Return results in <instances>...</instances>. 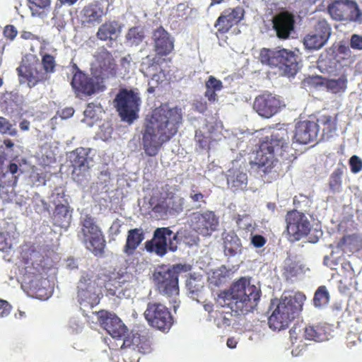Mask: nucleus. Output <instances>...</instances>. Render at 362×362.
Wrapping results in <instances>:
<instances>
[{
  "label": "nucleus",
  "mask_w": 362,
  "mask_h": 362,
  "mask_svg": "<svg viewBox=\"0 0 362 362\" xmlns=\"http://www.w3.org/2000/svg\"><path fill=\"white\" fill-rule=\"evenodd\" d=\"M156 72L157 71L151 72V75L150 76L151 77V79L149 81L148 84H155V86H157L160 82L164 81V73L161 70L158 73Z\"/></svg>",
  "instance_id": "obj_57"
},
{
  "label": "nucleus",
  "mask_w": 362,
  "mask_h": 362,
  "mask_svg": "<svg viewBox=\"0 0 362 362\" xmlns=\"http://www.w3.org/2000/svg\"><path fill=\"white\" fill-rule=\"evenodd\" d=\"M100 294L101 289L94 276L83 272L77 286V298L81 309L86 312V309H92L97 305L100 302Z\"/></svg>",
  "instance_id": "obj_9"
},
{
  "label": "nucleus",
  "mask_w": 362,
  "mask_h": 362,
  "mask_svg": "<svg viewBox=\"0 0 362 362\" xmlns=\"http://www.w3.org/2000/svg\"><path fill=\"white\" fill-rule=\"evenodd\" d=\"M29 3L40 8H45L50 5V0H28Z\"/></svg>",
  "instance_id": "obj_61"
},
{
  "label": "nucleus",
  "mask_w": 362,
  "mask_h": 362,
  "mask_svg": "<svg viewBox=\"0 0 362 362\" xmlns=\"http://www.w3.org/2000/svg\"><path fill=\"white\" fill-rule=\"evenodd\" d=\"M102 107L100 105V104L90 103L87 105V107L84 110V115L86 117L98 119L99 115L102 113Z\"/></svg>",
  "instance_id": "obj_49"
},
{
  "label": "nucleus",
  "mask_w": 362,
  "mask_h": 362,
  "mask_svg": "<svg viewBox=\"0 0 362 362\" xmlns=\"http://www.w3.org/2000/svg\"><path fill=\"white\" fill-rule=\"evenodd\" d=\"M205 96L210 102H215L217 100L216 91L212 89L206 88Z\"/></svg>",
  "instance_id": "obj_63"
},
{
  "label": "nucleus",
  "mask_w": 362,
  "mask_h": 362,
  "mask_svg": "<svg viewBox=\"0 0 362 362\" xmlns=\"http://www.w3.org/2000/svg\"><path fill=\"white\" fill-rule=\"evenodd\" d=\"M88 149L78 148L70 153L69 159L73 168V179L81 184L88 176L90 158L88 157Z\"/></svg>",
  "instance_id": "obj_21"
},
{
  "label": "nucleus",
  "mask_w": 362,
  "mask_h": 362,
  "mask_svg": "<svg viewBox=\"0 0 362 362\" xmlns=\"http://www.w3.org/2000/svg\"><path fill=\"white\" fill-rule=\"evenodd\" d=\"M122 339L121 348L131 347L133 350L142 354H147L151 351V344L146 336L134 333L131 339L125 337Z\"/></svg>",
  "instance_id": "obj_31"
},
{
  "label": "nucleus",
  "mask_w": 362,
  "mask_h": 362,
  "mask_svg": "<svg viewBox=\"0 0 362 362\" xmlns=\"http://www.w3.org/2000/svg\"><path fill=\"white\" fill-rule=\"evenodd\" d=\"M273 28L279 39H288L294 30L295 20L292 14L281 12L272 18Z\"/></svg>",
  "instance_id": "obj_24"
},
{
  "label": "nucleus",
  "mask_w": 362,
  "mask_h": 362,
  "mask_svg": "<svg viewBox=\"0 0 362 362\" xmlns=\"http://www.w3.org/2000/svg\"><path fill=\"white\" fill-rule=\"evenodd\" d=\"M189 198L194 204V207L197 209L201 208L202 204L204 203V195L194 189H192L189 194Z\"/></svg>",
  "instance_id": "obj_53"
},
{
  "label": "nucleus",
  "mask_w": 362,
  "mask_h": 362,
  "mask_svg": "<svg viewBox=\"0 0 362 362\" xmlns=\"http://www.w3.org/2000/svg\"><path fill=\"white\" fill-rule=\"evenodd\" d=\"M74 113V110L72 107H66L62 110L61 117L62 119H68L71 117Z\"/></svg>",
  "instance_id": "obj_64"
},
{
  "label": "nucleus",
  "mask_w": 362,
  "mask_h": 362,
  "mask_svg": "<svg viewBox=\"0 0 362 362\" xmlns=\"http://www.w3.org/2000/svg\"><path fill=\"white\" fill-rule=\"evenodd\" d=\"M78 236L88 250L95 255L102 253L105 240L100 229L90 216H86L83 218L82 228Z\"/></svg>",
  "instance_id": "obj_11"
},
{
  "label": "nucleus",
  "mask_w": 362,
  "mask_h": 362,
  "mask_svg": "<svg viewBox=\"0 0 362 362\" xmlns=\"http://www.w3.org/2000/svg\"><path fill=\"white\" fill-rule=\"evenodd\" d=\"M86 315L93 322H98L114 339H122L127 332V327L122 322L121 320L113 313L105 310L92 312L90 315L86 313Z\"/></svg>",
  "instance_id": "obj_13"
},
{
  "label": "nucleus",
  "mask_w": 362,
  "mask_h": 362,
  "mask_svg": "<svg viewBox=\"0 0 362 362\" xmlns=\"http://www.w3.org/2000/svg\"><path fill=\"white\" fill-rule=\"evenodd\" d=\"M349 164L351 173L354 174L358 173L362 170V159L358 156H352L349 160Z\"/></svg>",
  "instance_id": "obj_52"
},
{
  "label": "nucleus",
  "mask_w": 362,
  "mask_h": 362,
  "mask_svg": "<svg viewBox=\"0 0 362 362\" xmlns=\"http://www.w3.org/2000/svg\"><path fill=\"white\" fill-rule=\"evenodd\" d=\"M361 245V240L356 235L344 236L337 246V253L347 254L356 251Z\"/></svg>",
  "instance_id": "obj_35"
},
{
  "label": "nucleus",
  "mask_w": 362,
  "mask_h": 362,
  "mask_svg": "<svg viewBox=\"0 0 362 362\" xmlns=\"http://www.w3.org/2000/svg\"><path fill=\"white\" fill-rule=\"evenodd\" d=\"M316 124L317 125V132L320 129H322L323 139H329L336 132V123L331 116H321L317 119Z\"/></svg>",
  "instance_id": "obj_39"
},
{
  "label": "nucleus",
  "mask_w": 362,
  "mask_h": 362,
  "mask_svg": "<svg viewBox=\"0 0 362 362\" xmlns=\"http://www.w3.org/2000/svg\"><path fill=\"white\" fill-rule=\"evenodd\" d=\"M158 69L159 66L156 62V58L151 57L150 56H146L145 58H143L140 71L145 76H150L151 75V72L158 71Z\"/></svg>",
  "instance_id": "obj_44"
},
{
  "label": "nucleus",
  "mask_w": 362,
  "mask_h": 362,
  "mask_svg": "<svg viewBox=\"0 0 362 362\" xmlns=\"http://www.w3.org/2000/svg\"><path fill=\"white\" fill-rule=\"evenodd\" d=\"M231 272L225 266H221L209 274V281L210 284L219 286L227 281L230 278Z\"/></svg>",
  "instance_id": "obj_40"
},
{
  "label": "nucleus",
  "mask_w": 362,
  "mask_h": 362,
  "mask_svg": "<svg viewBox=\"0 0 362 362\" xmlns=\"http://www.w3.org/2000/svg\"><path fill=\"white\" fill-rule=\"evenodd\" d=\"M184 267L183 265L177 264L170 268H161L154 274L155 284L160 293L172 298L173 310L176 312L179 307L178 300L179 286L178 274Z\"/></svg>",
  "instance_id": "obj_8"
},
{
  "label": "nucleus",
  "mask_w": 362,
  "mask_h": 362,
  "mask_svg": "<svg viewBox=\"0 0 362 362\" xmlns=\"http://www.w3.org/2000/svg\"><path fill=\"white\" fill-rule=\"evenodd\" d=\"M224 253L226 256L235 257L242 253V243L238 236L230 231L223 238Z\"/></svg>",
  "instance_id": "obj_34"
},
{
  "label": "nucleus",
  "mask_w": 362,
  "mask_h": 362,
  "mask_svg": "<svg viewBox=\"0 0 362 362\" xmlns=\"http://www.w3.org/2000/svg\"><path fill=\"white\" fill-rule=\"evenodd\" d=\"M120 31L121 28L117 22L110 21L103 24L99 28L97 36L101 40H107V39L112 40L116 37Z\"/></svg>",
  "instance_id": "obj_38"
},
{
  "label": "nucleus",
  "mask_w": 362,
  "mask_h": 362,
  "mask_svg": "<svg viewBox=\"0 0 362 362\" xmlns=\"http://www.w3.org/2000/svg\"><path fill=\"white\" fill-rule=\"evenodd\" d=\"M317 136V125L316 122L305 120L296 123L294 134V139L296 142L306 144L313 141Z\"/></svg>",
  "instance_id": "obj_27"
},
{
  "label": "nucleus",
  "mask_w": 362,
  "mask_h": 362,
  "mask_svg": "<svg viewBox=\"0 0 362 362\" xmlns=\"http://www.w3.org/2000/svg\"><path fill=\"white\" fill-rule=\"evenodd\" d=\"M267 240L266 239L260 235H254L251 237V243L255 247H263Z\"/></svg>",
  "instance_id": "obj_59"
},
{
  "label": "nucleus",
  "mask_w": 362,
  "mask_h": 362,
  "mask_svg": "<svg viewBox=\"0 0 362 362\" xmlns=\"http://www.w3.org/2000/svg\"><path fill=\"white\" fill-rule=\"evenodd\" d=\"M114 102L122 121L131 124L138 118L141 101L137 93L122 89L117 94Z\"/></svg>",
  "instance_id": "obj_10"
},
{
  "label": "nucleus",
  "mask_w": 362,
  "mask_h": 362,
  "mask_svg": "<svg viewBox=\"0 0 362 362\" xmlns=\"http://www.w3.org/2000/svg\"><path fill=\"white\" fill-rule=\"evenodd\" d=\"M0 133L9 136H15L17 134V131L7 119L0 117Z\"/></svg>",
  "instance_id": "obj_50"
},
{
  "label": "nucleus",
  "mask_w": 362,
  "mask_h": 362,
  "mask_svg": "<svg viewBox=\"0 0 362 362\" xmlns=\"http://www.w3.org/2000/svg\"><path fill=\"white\" fill-rule=\"evenodd\" d=\"M227 182L234 190L244 189L247 185V176L243 168H230L228 171Z\"/></svg>",
  "instance_id": "obj_32"
},
{
  "label": "nucleus",
  "mask_w": 362,
  "mask_h": 362,
  "mask_svg": "<svg viewBox=\"0 0 362 362\" xmlns=\"http://www.w3.org/2000/svg\"><path fill=\"white\" fill-rule=\"evenodd\" d=\"M103 6L99 4H90L86 6L81 12V21L83 24L95 25L102 21L105 15Z\"/></svg>",
  "instance_id": "obj_28"
},
{
  "label": "nucleus",
  "mask_w": 362,
  "mask_h": 362,
  "mask_svg": "<svg viewBox=\"0 0 362 362\" xmlns=\"http://www.w3.org/2000/svg\"><path fill=\"white\" fill-rule=\"evenodd\" d=\"M182 119L181 109L176 107L165 104L153 110L146 118L142 137L145 153L148 156H156L161 146L175 135Z\"/></svg>",
  "instance_id": "obj_1"
},
{
  "label": "nucleus",
  "mask_w": 362,
  "mask_h": 362,
  "mask_svg": "<svg viewBox=\"0 0 362 362\" xmlns=\"http://www.w3.org/2000/svg\"><path fill=\"white\" fill-rule=\"evenodd\" d=\"M288 140L286 129L275 130L269 138L260 144L251 164L259 173H269L276 160V157L283 156L284 152L288 148Z\"/></svg>",
  "instance_id": "obj_3"
},
{
  "label": "nucleus",
  "mask_w": 362,
  "mask_h": 362,
  "mask_svg": "<svg viewBox=\"0 0 362 362\" xmlns=\"http://www.w3.org/2000/svg\"><path fill=\"white\" fill-rule=\"evenodd\" d=\"M144 238V233L142 228H136L129 230L127 233V241L123 252L128 255H132Z\"/></svg>",
  "instance_id": "obj_33"
},
{
  "label": "nucleus",
  "mask_w": 362,
  "mask_h": 362,
  "mask_svg": "<svg viewBox=\"0 0 362 362\" xmlns=\"http://www.w3.org/2000/svg\"><path fill=\"white\" fill-rule=\"evenodd\" d=\"M187 230L180 228L177 233H173L169 228H158L153 233V238L146 243V249L148 252H154L158 256L165 255L167 250L175 252L180 240L187 238Z\"/></svg>",
  "instance_id": "obj_7"
},
{
  "label": "nucleus",
  "mask_w": 362,
  "mask_h": 362,
  "mask_svg": "<svg viewBox=\"0 0 362 362\" xmlns=\"http://www.w3.org/2000/svg\"><path fill=\"white\" fill-rule=\"evenodd\" d=\"M69 327L73 332H78L82 328L81 323L76 318H71L69 321Z\"/></svg>",
  "instance_id": "obj_62"
},
{
  "label": "nucleus",
  "mask_w": 362,
  "mask_h": 362,
  "mask_svg": "<svg viewBox=\"0 0 362 362\" xmlns=\"http://www.w3.org/2000/svg\"><path fill=\"white\" fill-rule=\"evenodd\" d=\"M305 300L304 294L297 293L293 296H284L279 300L272 301L270 305L272 312L268 319L269 328L274 331L286 329L301 311Z\"/></svg>",
  "instance_id": "obj_5"
},
{
  "label": "nucleus",
  "mask_w": 362,
  "mask_h": 362,
  "mask_svg": "<svg viewBox=\"0 0 362 362\" xmlns=\"http://www.w3.org/2000/svg\"><path fill=\"white\" fill-rule=\"evenodd\" d=\"M71 69L74 73L71 84L77 95H90L96 91L103 90V86L98 81V78H88L78 70L76 64Z\"/></svg>",
  "instance_id": "obj_18"
},
{
  "label": "nucleus",
  "mask_w": 362,
  "mask_h": 362,
  "mask_svg": "<svg viewBox=\"0 0 362 362\" xmlns=\"http://www.w3.org/2000/svg\"><path fill=\"white\" fill-rule=\"evenodd\" d=\"M186 287L190 298L199 301L198 298L202 294L204 281L202 277L190 276L186 282Z\"/></svg>",
  "instance_id": "obj_41"
},
{
  "label": "nucleus",
  "mask_w": 362,
  "mask_h": 362,
  "mask_svg": "<svg viewBox=\"0 0 362 362\" xmlns=\"http://www.w3.org/2000/svg\"><path fill=\"white\" fill-rule=\"evenodd\" d=\"M244 16V10L238 6L225 10L218 17L215 26L222 33L227 32L231 27L237 25Z\"/></svg>",
  "instance_id": "obj_25"
},
{
  "label": "nucleus",
  "mask_w": 362,
  "mask_h": 362,
  "mask_svg": "<svg viewBox=\"0 0 362 362\" xmlns=\"http://www.w3.org/2000/svg\"><path fill=\"white\" fill-rule=\"evenodd\" d=\"M284 105L279 96L264 93L256 97L253 108L259 116L271 118L278 113Z\"/></svg>",
  "instance_id": "obj_20"
},
{
  "label": "nucleus",
  "mask_w": 362,
  "mask_h": 362,
  "mask_svg": "<svg viewBox=\"0 0 362 362\" xmlns=\"http://www.w3.org/2000/svg\"><path fill=\"white\" fill-rule=\"evenodd\" d=\"M204 309L209 313L207 320L213 321L219 328L228 327L231 322V313H225L223 310H214V305L210 302H204Z\"/></svg>",
  "instance_id": "obj_30"
},
{
  "label": "nucleus",
  "mask_w": 362,
  "mask_h": 362,
  "mask_svg": "<svg viewBox=\"0 0 362 362\" xmlns=\"http://www.w3.org/2000/svg\"><path fill=\"white\" fill-rule=\"evenodd\" d=\"M17 33V30L13 25H6L4 30V36L11 40L16 37Z\"/></svg>",
  "instance_id": "obj_60"
},
{
  "label": "nucleus",
  "mask_w": 362,
  "mask_h": 362,
  "mask_svg": "<svg viewBox=\"0 0 362 362\" xmlns=\"http://www.w3.org/2000/svg\"><path fill=\"white\" fill-rule=\"evenodd\" d=\"M350 46L354 49L362 50V36L354 34L351 37Z\"/></svg>",
  "instance_id": "obj_55"
},
{
  "label": "nucleus",
  "mask_w": 362,
  "mask_h": 362,
  "mask_svg": "<svg viewBox=\"0 0 362 362\" xmlns=\"http://www.w3.org/2000/svg\"><path fill=\"white\" fill-rule=\"evenodd\" d=\"M347 79L345 76H341L337 79H330L327 86L334 93L344 92L346 89Z\"/></svg>",
  "instance_id": "obj_45"
},
{
  "label": "nucleus",
  "mask_w": 362,
  "mask_h": 362,
  "mask_svg": "<svg viewBox=\"0 0 362 362\" xmlns=\"http://www.w3.org/2000/svg\"><path fill=\"white\" fill-rule=\"evenodd\" d=\"M308 269L299 262L293 261L291 259H286L284 262L283 275L286 279H292L303 274Z\"/></svg>",
  "instance_id": "obj_36"
},
{
  "label": "nucleus",
  "mask_w": 362,
  "mask_h": 362,
  "mask_svg": "<svg viewBox=\"0 0 362 362\" xmlns=\"http://www.w3.org/2000/svg\"><path fill=\"white\" fill-rule=\"evenodd\" d=\"M259 59L262 64L278 67L282 74L288 77L296 75L300 68L298 52L284 48H263L259 53Z\"/></svg>",
  "instance_id": "obj_6"
},
{
  "label": "nucleus",
  "mask_w": 362,
  "mask_h": 362,
  "mask_svg": "<svg viewBox=\"0 0 362 362\" xmlns=\"http://www.w3.org/2000/svg\"><path fill=\"white\" fill-rule=\"evenodd\" d=\"M98 61L100 73L95 74V78L103 80L115 75V64L110 52L102 50L98 54Z\"/></svg>",
  "instance_id": "obj_29"
},
{
  "label": "nucleus",
  "mask_w": 362,
  "mask_h": 362,
  "mask_svg": "<svg viewBox=\"0 0 362 362\" xmlns=\"http://www.w3.org/2000/svg\"><path fill=\"white\" fill-rule=\"evenodd\" d=\"M195 141L199 144V147L202 149L205 148L208 146V139L204 137L199 131H196Z\"/></svg>",
  "instance_id": "obj_58"
},
{
  "label": "nucleus",
  "mask_w": 362,
  "mask_h": 362,
  "mask_svg": "<svg viewBox=\"0 0 362 362\" xmlns=\"http://www.w3.org/2000/svg\"><path fill=\"white\" fill-rule=\"evenodd\" d=\"M23 269L21 277L22 289L25 292H33L37 296L49 285V281L43 277L46 271L45 258L40 252L30 250L22 254Z\"/></svg>",
  "instance_id": "obj_4"
},
{
  "label": "nucleus",
  "mask_w": 362,
  "mask_h": 362,
  "mask_svg": "<svg viewBox=\"0 0 362 362\" xmlns=\"http://www.w3.org/2000/svg\"><path fill=\"white\" fill-rule=\"evenodd\" d=\"M17 71L21 78L28 81L30 87L35 86L40 81L47 80V74L43 72L41 64L32 54L27 55L22 59Z\"/></svg>",
  "instance_id": "obj_14"
},
{
  "label": "nucleus",
  "mask_w": 362,
  "mask_h": 362,
  "mask_svg": "<svg viewBox=\"0 0 362 362\" xmlns=\"http://www.w3.org/2000/svg\"><path fill=\"white\" fill-rule=\"evenodd\" d=\"M329 294L325 286H320L315 293L313 303L315 308H321L328 304Z\"/></svg>",
  "instance_id": "obj_43"
},
{
  "label": "nucleus",
  "mask_w": 362,
  "mask_h": 362,
  "mask_svg": "<svg viewBox=\"0 0 362 362\" xmlns=\"http://www.w3.org/2000/svg\"><path fill=\"white\" fill-rule=\"evenodd\" d=\"M189 223L194 230L204 236H209L217 230L218 218L213 211L194 212L189 216Z\"/></svg>",
  "instance_id": "obj_17"
},
{
  "label": "nucleus",
  "mask_w": 362,
  "mask_h": 362,
  "mask_svg": "<svg viewBox=\"0 0 362 362\" xmlns=\"http://www.w3.org/2000/svg\"><path fill=\"white\" fill-rule=\"evenodd\" d=\"M327 329V327L324 325L308 326L304 329V337L306 339L317 342L327 341L329 337Z\"/></svg>",
  "instance_id": "obj_37"
},
{
  "label": "nucleus",
  "mask_w": 362,
  "mask_h": 362,
  "mask_svg": "<svg viewBox=\"0 0 362 362\" xmlns=\"http://www.w3.org/2000/svg\"><path fill=\"white\" fill-rule=\"evenodd\" d=\"M260 298V291L249 279L242 277L216 298L218 305L227 308L235 315H245L253 310Z\"/></svg>",
  "instance_id": "obj_2"
},
{
  "label": "nucleus",
  "mask_w": 362,
  "mask_h": 362,
  "mask_svg": "<svg viewBox=\"0 0 362 362\" xmlns=\"http://www.w3.org/2000/svg\"><path fill=\"white\" fill-rule=\"evenodd\" d=\"M185 200L180 197H173L166 200V209H170L175 212H180L183 209Z\"/></svg>",
  "instance_id": "obj_48"
},
{
  "label": "nucleus",
  "mask_w": 362,
  "mask_h": 362,
  "mask_svg": "<svg viewBox=\"0 0 362 362\" xmlns=\"http://www.w3.org/2000/svg\"><path fill=\"white\" fill-rule=\"evenodd\" d=\"M50 201L56 206L53 216L54 224L62 228H67L71 223V214L67 204L62 203L64 201V194L53 192L50 197Z\"/></svg>",
  "instance_id": "obj_23"
},
{
  "label": "nucleus",
  "mask_w": 362,
  "mask_h": 362,
  "mask_svg": "<svg viewBox=\"0 0 362 362\" xmlns=\"http://www.w3.org/2000/svg\"><path fill=\"white\" fill-rule=\"evenodd\" d=\"M12 245L13 241L8 234L0 232V251L6 252Z\"/></svg>",
  "instance_id": "obj_51"
},
{
  "label": "nucleus",
  "mask_w": 362,
  "mask_h": 362,
  "mask_svg": "<svg viewBox=\"0 0 362 362\" xmlns=\"http://www.w3.org/2000/svg\"><path fill=\"white\" fill-rule=\"evenodd\" d=\"M18 171V166L16 163H11L6 171L0 176V197L5 202L11 201L16 195Z\"/></svg>",
  "instance_id": "obj_22"
},
{
  "label": "nucleus",
  "mask_w": 362,
  "mask_h": 362,
  "mask_svg": "<svg viewBox=\"0 0 362 362\" xmlns=\"http://www.w3.org/2000/svg\"><path fill=\"white\" fill-rule=\"evenodd\" d=\"M344 166H338L332 173L330 177L329 186L333 191H339L341 182L342 175L344 174Z\"/></svg>",
  "instance_id": "obj_46"
},
{
  "label": "nucleus",
  "mask_w": 362,
  "mask_h": 362,
  "mask_svg": "<svg viewBox=\"0 0 362 362\" xmlns=\"http://www.w3.org/2000/svg\"><path fill=\"white\" fill-rule=\"evenodd\" d=\"M11 310V305L6 300L0 299V318L7 317Z\"/></svg>",
  "instance_id": "obj_56"
},
{
  "label": "nucleus",
  "mask_w": 362,
  "mask_h": 362,
  "mask_svg": "<svg viewBox=\"0 0 362 362\" xmlns=\"http://www.w3.org/2000/svg\"><path fill=\"white\" fill-rule=\"evenodd\" d=\"M152 39L155 51L158 55H168L174 48L173 38L162 27L153 31Z\"/></svg>",
  "instance_id": "obj_26"
},
{
  "label": "nucleus",
  "mask_w": 362,
  "mask_h": 362,
  "mask_svg": "<svg viewBox=\"0 0 362 362\" xmlns=\"http://www.w3.org/2000/svg\"><path fill=\"white\" fill-rule=\"evenodd\" d=\"M286 222L291 241L300 240L305 237L310 230V224L307 216L297 211L288 212L286 217Z\"/></svg>",
  "instance_id": "obj_16"
},
{
  "label": "nucleus",
  "mask_w": 362,
  "mask_h": 362,
  "mask_svg": "<svg viewBox=\"0 0 362 362\" xmlns=\"http://www.w3.org/2000/svg\"><path fill=\"white\" fill-rule=\"evenodd\" d=\"M206 88L212 89L214 90L220 91L223 88V83L216 79L214 76H210L206 81Z\"/></svg>",
  "instance_id": "obj_54"
},
{
  "label": "nucleus",
  "mask_w": 362,
  "mask_h": 362,
  "mask_svg": "<svg viewBox=\"0 0 362 362\" xmlns=\"http://www.w3.org/2000/svg\"><path fill=\"white\" fill-rule=\"evenodd\" d=\"M314 31L313 33L308 34L303 40V44L308 49H320L327 43L332 34L330 25L323 18L315 23Z\"/></svg>",
  "instance_id": "obj_19"
},
{
  "label": "nucleus",
  "mask_w": 362,
  "mask_h": 362,
  "mask_svg": "<svg viewBox=\"0 0 362 362\" xmlns=\"http://www.w3.org/2000/svg\"><path fill=\"white\" fill-rule=\"evenodd\" d=\"M144 316L152 327L163 332L169 330L173 324V318L170 312L165 305L160 303H149Z\"/></svg>",
  "instance_id": "obj_15"
},
{
  "label": "nucleus",
  "mask_w": 362,
  "mask_h": 362,
  "mask_svg": "<svg viewBox=\"0 0 362 362\" xmlns=\"http://www.w3.org/2000/svg\"><path fill=\"white\" fill-rule=\"evenodd\" d=\"M42 69L43 72L47 74V79L49 78V74L54 71L55 68V60L54 58L50 54H45L42 59Z\"/></svg>",
  "instance_id": "obj_47"
},
{
  "label": "nucleus",
  "mask_w": 362,
  "mask_h": 362,
  "mask_svg": "<svg viewBox=\"0 0 362 362\" xmlns=\"http://www.w3.org/2000/svg\"><path fill=\"white\" fill-rule=\"evenodd\" d=\"M328 12L335 21L362 23V12L354 1H336L329 6Z\"/></svg>",
  "instance_id": "obj_12"
},
{
  "label": "nucleus",
  "mask_w": 362,
  "mask_h": 362,
  "mask_svg": "<svg viewBox=\"0 0 362 362\" xmlns=\"http://www.w3.org/2000/svg\"><path fill=\"white\" fill-rule=\"evenodd\" d=\"M146 35L141 27H133L129 29L126 35L127 43L130 46H138L145 39Z\"/></svg>",
  "instance_id": "obj_42"
}]
</instances>
